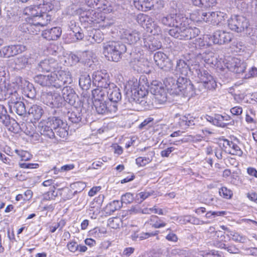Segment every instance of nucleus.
I'll list each match as a JSON object with an SVG mask.
<instances>
[{"label": "nucleus", "instance_id": "f257e3e1", "mask_svg": "<svg viewBox=\"0 0 257 257\" xmlns=\"http://www.w3.org/2000/svg\"><path fill=\"white\" fill-rule=\"evenodd\" d=\"M190 20L182 14L171 13L161 19L162 24L173 28L169 31V35L181 40H189L195 38L200 33L196 27L189 26Z\"/></svg>", "mask_w": 257, "mask_h": 257}, {"label": "nucleus", "instance_id": "f03ea898", "mask_svg": "<svg viewBox=\"0 0 257 257\" xmlns=\"http://www.w3.org/2000/svg\"><path fill=\"white\" fill-rule=\"evenodd\" d=\"M103 53L108 60L118 62L121 55L125 53L126 48L125 45L119 42L109 41L103 44Z\"/></svg>", "mask_w": 257, "mask_h": 257}, {"label": "nucleus", "instance_id": "7ed1b4c3", "mask_svg": "<svg viewBox=\"0 0 257 257\" xmlns=\"http://www.w3.org/2000/svg\"><path fill=\"white\" fill-rule=\"evenodd\" d=\"M192 73L196 75L199 81L203 83L204 86L208 89H215L217 86L213 77L207 70L200 68L199 65L196 64L192 68Z\"/></svg>", "mask_w": 257, "mask_h": 257}, {"label": "nucleus", "instance_id": "20e7f679", "mask_svg": "<svg viewBox=\"0 0 257 257\" xmlns=\"http://www.w3.org/2000/svg\"><path fill=\"white\" fill-rule=\"evenodd\" d=\"M175 94L185 96H192L195 94L193 85L186 76H180L176 81Z\"/></svg>", "mask_w": 257, "mask_h": 257}, {"label": "nucleus", "instance_id": "39448f33", "mask_svg": "<svg viewBox=\"0 0 257 257\" xmlns=\"http://www.w3.org/2000/svg\"><path fill=\"white\" fill-rule=\"evenodd\" d=\"M42 98L43 102L51 108H59L63 105V98L56 91L43 92Z\"/></svg>", "mask_w": 257, "mask_h": 257}, {"label": "nucleus", "instance_id": "423d86ee", "mask_svg": "<svg viewBox=\"0 0 257 257\" xmlns=\"http://www.w3.org/2000/svg\"><path fill=\"white\" fill-rule=\"evenodd\" d=\"M55 79V88H61L66 84H70L73 79L70 72L67 70L58 69L53 72Z\"/></svg>", "mask_w": 257, "mask_h": 257}, {"label": "nucleus", "instance_id": "0eeeda50", "mask_svg": "<svg viewBox=\"0 0 257 257\" xmlns=\"http://www.w3.org/2000/svg\"><path fill=\"white\" fill-rule=\"evenodd\" d=\"M229 28L232 31L237 33H241L248 26L247 20L243 16L235 15L232 16L228 21Z\"/></svg>", "mask_w": 257, "mask_h": 257}, {"label": "nucleus", "instance_id": "6e6552de", "mask_svg": "<svg viewBox=\"0 0 257 257\" xmlns=\"http://www.w3.org/2000/svg\"><path fill=\"white\" fill-rule=\"evenodd\" d=\"M150 91L154 95V102L156 104H164L167 102V93L162 84L154 82L151 84Z\"/></svg>", "mask_w": 257, "mask_h": 257}, {"label": "nucleus", "instance_id": "1a4fd4ad", "mask_svg": "<svg viewBox=\"0 0 257 257\" xmlns=\"http://www.w3.org/2000/svg\"><path fill=\"white\" fill-rule=\"evenodd\" d=\"M48 120L57 135L62 138L67 136L68 133L66 121L56 117L49 118Z\"/></svg>", "mask_w": 257, "mask_h": 257}, {"label": "nucleus", "instance_id": "9d476101", "mask_svg": "<svg viewBox=\"0 0 257 257\" xmlns=\"http://www.w3.org/2000/svg\"><path fill=\"white\" fill-rule=\"evenodd\" d=\"M205 118L207 121L212 123L214 125L221 127H224L227 125H234L235 124L234 120L231 119L230 116L227 114L222 115L216 114L214 116L206 115Z\"/></svg>", "mask_w": 257, "mask_h": 257}, {"label": "nucleus", "instance_id": "9b49d317", "mask_svg": "<svg viewBox=\"0 0 257 257\" xmlns=\"http://www.w3.org/2000/svg\"><path fill=\"white\" fill-rule=\"evenodd\" d=\"M225 66L230 71L240 74L244 72L246 67V64L238 58L229 57L226 60Z\"/></svg>", "mask_w": 257, "mask_h": 257}, {"label": "nucleus", "instance_id": "f8f14e48", "mask_svg": "<svg viewBox=\"0 0 257 257\" xmlns=\"http://www.w3.org/2000/svg\"><path fill=\"white\" fill-rule=\"evenodd\" d=\"M154 59L156 64L161 69L165 71L173 70V63L164 53L159 51L154 56Z\"/></svg>", "mask_w": 257, "mask_h": 257}, {"label": "nucleus", "instance_id": "ddd939ff", "mask_svg": "<svg viewBox=\"0 0 257 257\" xmlns=\"http://www.w3.org/2000/svg\"><path fill=\"white\" fill-rule=\"evenodd\" d=\"M96 112L100 114H106L115 112L117 110V105L110 104L109 102L96 101L93 102Z\"/></svg>", "mask_w": 257, "mask_h": 257}, {"label": "nucleus", "instance_id": "4468645a", "mask_svg": "<svg viewBox=\"0 0 257 257\" xmlns=\"http://www.w3.org/2000/svg\"><path fill=\"white\" fill-rule=\"evenodd\" d=\"M59 68L57 61L52 58L42 60L37 67L38 70L42 72H55Z\"/></svg>", "mask_w": 257, "mask_h": 257}, {"label": "nucleus", "instance_id": "2eb2a0df", "mask_svg": "<svg viewBox=\"0 0 257 257\" xmlns=\"http://www.w3.org/2000/svg\"><path fill=\"white\" fill-rule=\"evenodd\" d=\"M26 47L23 45H14L3 47L0 49V57L9 58L24 52Z\"/></svg>", "mask_w": 257, "mask_h": 257}, {"label": "nucleus", "instance_id": "dca6fc26", "mask_svg": "<svg viewBox=\"0 0 257 257\" xmlns=\"http://www.w3.org/2000/svg\"><path fill=\"white\" fill-rule=\"evenodd\" d=\"M226 14L220 11L204 12V22L213 25H218L224 20Z\"/></svg>", "mask_w": 257, "mask_h": 257}, {"label": "nucleus", "instance_id": "f3484780", "mask_svg": "<svg viewBox=\"0 0 257 257\" xmlns=\"http://www.w3.org/2000/svg\"><path fill=\"white\" fill-rule=\"evenodd\" d=\"M120 33L121 38L130 44H135L141 39V33L137 30L122 29Z\"/></svg>", "mask_w": 257, "mask_h": 257}, {"label": "nucleus", "instance_id": "a211bd4d", "mask_svg": "<svg viewBox=\"0 0 257 257\" xmlns=\"http://www.w3.org/2000/svg\"><path fill=\"white\" fill-rule=\"evenodd\" d=\"M158 36L155 37L153 36H149L143 38V41H141V45L142 47L150 50L151 51H154L162 47V43L159 40Z\"/></svg>", "mask_w": 257, "mask_h": 257}, {"label": "nucleus", "instance_id": "6ab92c4d", "mask_svg": "<svg viewBox=\"0 0 257 257\" xmlns=\"http://www.w3.org/2000/svg\"><path fill=\"white\" fill-rule=\"evenodd\" d=\"M213 44L219 45L224 44L230 42L232 38V35L229 32L224 31H217L212 36H210Z\"/></svg>", "mask_w": 257, "mask_h": 257}, {"label": "nucleus", "instance_id": "aec40b11", "mask_svg": "<svg viewBox=\"0 0 257 257\" xmlns=\"http://www.w3.org/2000/svg\"><path fill=\"white\" fill-rule=\"evenodd\" d=\"M174 119L180 127L184 129L195 124V117L190 114L181 115L177 113L174 116Z\"/></svg>", "mask_w": 257, "mask_h": 257}, {"label": "nucleus", "instance_id": "412c9836", "mask_svg": "<svg viewBox=\"0 0 257 257\" xmlns=\"http://www.w3.org/2000/svg\"><path fill=\"white\" fill-rule=\"evenodd\" d=\"M107 97L109 100L110 103L116 104L120 101L121 99V93L120 90L114 84H110L107 86Z\"/></svg>", "mask_w": 257, "mask_h": 257}, {"label": "nucleus", "instance_id": "4be33fe9", "mask_svg": "<svg viewBox=\"0 0 257 257\" xmlns=\"http://www.w3.org/2000/svg\"><path fill=\"white\" fill-rule=\"evenodd\" d=\"M108 75L105 71H97L92 75L94 83L100 87H106L110 84L108 82Z\"/></svg>", "mask_w": 257, "mask_h": 257}, {"label": "nucleus", "instance_id": "5701e85b", "mask_svg": "<svg viewBox=\"0 0 257 257\" xmlns=\"http://www.w3.org/2000/svg\"><path fill=\"white\" fill-rule=\"evenodd\" d=\"M63 99L70 104L74 105L76 100L78 99V95L74 90L70 86L64 87L62 89Z\"/></svg>", "mask_w": 257, "mask_h": 257}, {"label": "nucleus", "instance_id": "b1692460", "mask_svg": "<svg viewBox=\"0 0 257 257\" xmlns=\"http://www.w3.org/2000/svg\"><path fill=\"white\" fill-rule=\"evenodd\" d=\"M34 79L36 83L42 86L55 87L54 83L55 82L53 72H51L50 75H38Z\"/></svg>", "mask_w": 257, "mask_h": 257}, {"label": "nucleus", "instance_id": "393cba45", "mask_svg": "<svg viewBox=\"0 0 257 257\" xmlns=\"http://www.w3.org/2000/svg\"><path fill=\"white\" fill-rule=\"evenodd\" d=\"M6 93L9 95L10 104H13L16 102H20L21 97L18 92L19 86L14 83L12 84H8Z\"/></svg>", "mask_w": 257, "mask_h": 257}, {"label": "nucleus", "instance_id": "a878e982", "mask_svg": "<svg viewBox=\"0 0 257 257\" xmlns=\"http://www.w3.org/2000/svg\"><path fill=\"white\" fill-rule=\"evenodd\" d=\"M193 67V65L189 66L185 61L179 60L177 61L176 68L172 73L174 75L181 74L182 76H186L189 71L192 73Z\"/></svg>", "mask_w": 257, "mask_h": 257}, {"label": "nucleus", "instance_id": "bb28decb", "mask_svg": "<svg viewBox=\"0 0 257 257\" xmlns=\"http://www.w3.org/2000/svg\"><path fill=\"white\" fill-rule=\"evenodd\" d=\"M202 59L204 62L211 67H219L221 66V60L218 56L212 52L203 53Z\"/></svg>", "mask_w": 257, "mask_h": 257}, {"label": "nucleus", "instance_id": "cd10ccee", "mask_svg": "<svg viewBox=\"0 0 257 257\" xmlns=\"http://www.w3.org/2000/svg\"><path fill=\"white\" fill-rule=\"evenodd\" d=\"M43 9L41 6L38 5L30 6L26 8L24 10V14L28 16L27 18L33 21L36 19V17L38 16L40 13L42 12Z\"/></svg>", "mask_w": 257, "mask_h": 257}, {"label": "nucleus", "instance_id": "c85d7f7f", "mask_svg": "<svg viewBox=\"0 0 257 257\" xmlns=\"http://www.w3.org/2000/svg\"><path fill=\"white\" fill-rule=\"evenodd\" d=\"M62 30L60 27H54L43 31L42 36L48 40H55L61 35Z\"/></svg>", "mask_w": 257, "mask_h": 257}, {"label": "nucleus", "instance_id": "c756f323", "mask_svg": "<svg viewBox=\"0 0 257 257\" xmlns=\"http://www.w3.org/2000/svg\"><path fill=\"white\" fill-rule=\"evenodd\" d=\"M39 127L41 134L50 139L55 138V133L53 131V127L51 124H49L48 120L46 121L41 122L39 123Z\"/></svg>", "mask_w": 257, "mask_h": 257}, {"label": "nucleus", "instance_id": "7c9ffc66", "mask_svg": "<svg viewBox=\"0 0 257 257\" xmlns=\"http://www.w3.org/2000/svg\"><path fill=\"white\" fill-rule=\"evenodd\" d=\"M135 7L139 11L147 12L154 6L153 0H133Z\"/></svg>", "mask_w": 257, "mask_h": 257}, {"label": "nucleus", "instance_id": "2f4dec72", "mask_svg": "<svg viewBox=\"0 0 257 257\" xmlns=\"http://www.w3.org/2000/svg\"><path fill=\"white\" fill-rule=\"evenodd\" d=\"M107 92V87H98L97 88L92 91V95L93 98V102L96 101H104L106 98V94Z\"/></svg>", "mask_w": 257, "mask_h": 257}, {"label": "nucleus", "instance_id": "473e14b6", "mask_svg": "<svg viewBox=\"0 0 257 257\" xmlns=\"http://www.w3.org/2000/svg\"><path fill=\"white\" fill-rule=\"evenodd\" d=\"M66 246L69 251L72 253H82L87 250V247L85 245L79 244L74 240L68 242Z\"/></svg>", "mask_w": 257, "mask_h": 257}, {"label": "nucleus", "instance_id": "72a5a7b5", "mask_svg": "<svg viewBox=\"0 0 257 257\" xmlns=\"http://www.w3.org/2000/svg\"><path fill=\"white\" fill-rule=\"evenodd\" d=\"M47 12L43 10L39 16L36 17V19L34 20L36 22V25H38L41 27H44L50 22L51 20V16Z\"/></svg>", "mask_w": 257, "mask_h": 257}, {"label": "nucleus", "instance_id": "f704fd0d", "mask_svg": "<svg viewBox=\"0 0 257 257\" xmlns=\"http://www.w3.org/2000/svg\"><path fill=\"white\" fill-rule=\"evenodd\" d=\"M134 68L140 72H147L150 65L149 62L145 58H141L134 61Z\"/></svg>", "mask_w": 257, "mask_h": 257}, {"label": "nucleus", "instance_id": "c9c22d12", "mask_svg": "<svg viewBox=\"0 0 257 257\" xmlns=\"http://www.w3.org/2000/svg\"><path fill=\"white\" fill-rule=\"evenodd\" d=\"M104 199V196L102 194L99 195L98 197H95L90 204V211H92L93 213L95 212H98L103 202Z\"/></svg>", "mask_w": 257, "mask_h": 257}, {"label": "nucleus", "instance_id": "e433bc0d", "mask_svg": "<svg viewBox=\"0 0 257 257\" xmlns=\"http://www.w3.org/2000/svg\"><path fill=\"white\" fill-rule=\"evenodd\" d=\"M30 57L29 55H23L15 59V69L20 70L29 64Z\"/></svg>", "mask_w": 257, "mask_h": 257}, {"label": "nucleus", "instance_id": "4c0bfd02", "mask_svg": "<svg viewBox=\"0 0 257 257\" xmlns=\"http://www.w3.org/2000/svg\"><path fill=\"white\" fill-rule=\"evenodd\" d=\"M77 13L80 15V19L81 21L89 23V22H93L94 20L93 16L95 13L93 10L83 11L82 9H80L77 10Z\"/></svg>", "mask_w": 257, "mask_h": 257}, {"label": "nucleus", "instance_id": "58836bf2", "mask_svg": "<svg viewBox=\"0 0 257 257\" xmlns=\"http://www.w3.org/2000/svg\"><path fill=\"white\" fill-rule=\"evenodd\" d=\"M222 240H216L214 242V245L220 248H223L230 253H239V249L236 247L235 245L231 244L229 245H226Z\"/></svg>", "mask_w": 257, "mask_h": 257}, {"label": "nucleus", "instance_id": "ea45409f", "mask_svg": "<svg viewBox=\"0 0 257 257\" xmlns=\"http://www.w3.org/2000/svg\"><path fill=\"white\" fill-rule=\"evenodd\" d=\"M43 113L42 107L37 104L33 105L28 110L29 114L32 115L36 120L40 119Z\"/></svg>", "mask_w": 257, "mask_h": 257}, {"label": "nucleus", "instance_id": "a19ab883", "mask_svg": "<svg viewBox=\"0 0 257 257\" xmlns=\"http://www.w3.org/2000/svg\"><path fill=\"white\" fill-rule=\"evenodd\" d=\"M226 145L228 146L229 148V150H228L229 154L239 157H241L242 155L243 152L240 147L237 144L228 140H226Z\"/></svg>", "mask_w": 257, "mask_h": 257}, {"label": "nucleus", "instance_id": "79ce46f5", "mask_svg": "<svg viewBox=\"0 0 257 257\" xmlns=\"http://www.w3.org/2000/svg\"><path fill=\"white\" fill-rule=\"evenodd\" d=\"M226 235L233 241L237 242L244 243L247 238V237L235 231H229Z\"/></svg>", "mask_w": 257, "mask_h": 257}, {"label": "nucleus", "instance_id": "37998d69", "mask_svg": "<svg viewBox=\"0 0 257 257\" xmlns=\"http://www.w3.org/2000/svg\"><path fill=\"white\" fill-rule=\"evenodd\" d=\"M0 120L6 126H9L12 121L6 108L3 105H0Z\"/></svg>", "mask_w": 257, "mask_h": 257}, {"label": "nucleus", "instance_id": "c03bdc74", "mask_svg": "<svg viewBox=\"0 0 257 257\" xmlns=\"http://www.w3.org/2000/svg\"><path fill=\"white\" fill-rule=\"evenodd\" d=\"M148 223H150L152 227L155 228H159L166 226V223L161 220L157 216L152 215L148 221Z\"/></svg>", "mask_w": 257, "mask_h": 257}, {"label": "nucleus", "instance_id": "a18cd8bd", "mask_svg": "<svg viewBox=\"0 0 257 257\" xmlns=\"http://www.w3.org/2000/svg\"><path fill=\"white\" fill-rule=\"evenodd\" d=\"M176 81L177 80L170 76L166 77L164 80V84L166 88L170 90L173 94H175V90L176 89Z\"/></svg>", "mask_w": 257, "mask_h": 257}, {"label": "nucleus", "instance_id": "49530a36", "mask_svg": "<svg viewBox=\"0 0 257 257\" xmlns=\"http://www.w3.org/2000/svg\"><path fill=\"white\" fill-rule=\"evenodd\" d=\"M10 106L11 109L13 108L14 110L19 115H23L26 112L25 105L22 101L10 104Z\"/></svg>", "mask_w": 257, "mask_h": 257}, {"label": "nucleus", "instance_id": "de8ad7c7", "mask_svg": "<svg viewBox=\"0 0 257 257\" xmlns=\"http://www.w3.org/2000/svg\"><path fill=\"white\" fill-rule=\"evenodd\" d=\"M79 84L83 90H87L91 85V79L88 75L84 74L80 76Z\"/></svg>", "mask_w": 257, "mask_h": 257}, {"label": "nucleus", "instance_id": "09e8293b", "mask_svg": "<svg viewBox=\"0 0 257 257\" xmlns=\"http://www.w3.org/2000/svg\"><path fill=\"white\" fill-rule=\"evenodd\" d=\"M59 194L62 197L64 201L70 199L77 193V191H75L73 192L71 190L68 188L59 189Z\"/></svg>", "mask_w": 257, "mask_h": 257}, {"label": "nucleus", "instance_id": "8fccbe9b", "mask_svg": "<svg viewBox=\"0 0 257 257\" xmlns=\"http://www.w3.org/2000/svg\"><path fill=\"white\" fill-rule=\"evenodd\" d=\"M54 0H36L37 1L38 5L41 6L43 10L49 12L54 8V5L52 4Z\"/></svg>", "mask_w": 257, "mask_h": 257}, {"label": "nucleus", "instance_id": "3c124183", "mask_svg": "<svg viewBox=\"0 0 257 257\" xmlns=\"http://www.w3.org/2000/svg\"><path fill=\"white\" fill-rule=\"evenodd\" d=\"M204 12L196 11L190 15V20L198 23L204 22Z\"/></svg>", "mask_w": 257, "mask_h": 257}, {"label": "nucleus", "instance_id": "603ef678", "mask_svg": "<svg viewBox=\"0 0 257 257\" xmlns=\"http://www.w3.org/2000/svg\"><path fill=\"white\" fill-rule=\"evenodd\" d=\"M121 204L119 201L114 200L107 205L106 209L109 213H113L121 208Z\"/></svg>", "mask_w": 257, "mask_h": 257}, {"label": "nucleus", "instance_id": "864d4df0", "mask_svg": "<svg viewBox=\"0 0 257 257\" xmlns=\"http://www.w3.org/2000/svg\"><path fill=\"white\" fill-rule=\"evenodd\" d=\"M68 117L70 121L75 123L79 122L82 119L81 114L78 111L68 112Z\"/></svg>", "mask_w": 257, "mask_h": 257}, {"label": "nucleus", "instance_id": "5fc2aeb1", "mask_svg": "<svg viewBox=\"0 0 257 257\" xmlns=\"http://www.w3.org/2000/svg\"><path fill=\"white\" fill-rule=\"evenodd\" d=\"M210 37L208 35H206L203 37V39L199 38L196 39L195 40V45H198L200 47H203L205 46H209L211 45V43L210 42H207V39H210Z\"/></svg>", "mask_w": 257, "mask_h": 257}, {"label": "nucleus", "instance_id": "6e6d98bb", "mask_svg": "<svg viewBox=\"0 0 257 257\" xmlns=\"http://www.w3.org/2000/svg\"><path fill=\"white\" fill-rule=\"evenodd\" d=\"M154 194V191L148 192L144 191L141 192L136 195V200L139 203L142 202L144 200L147 199L149 196L152 195Z\"/></svg>", "mask_w": 257, "mask_h": 257}, {"label": "nucleus", "instance_id": "4d7b16f0", "mask_svg": "<svg viewBox=\"0 0 257 257\" xmlns=\"http://www.w3.org/2000/svg\"><path fill=\"white\" fill-rule=\"evenodd\" d=\"M208 232L213 233L214 234V241L216 240H223L225 238V236L222 232L220 231H215V228L213 227H210L208 229Z\"/></svg>", "mask_w": 257, "mask_h": 257}, {"label": "nucleus", "instance_id": "13d9d810", "mask_svg": "<svg viewBox=\"0 0 257 257\" xmlns=\"http://www.w3.org/2000/svg\"><path fill=\"white\" fill-rule=\"evenodd\" d=\"M91 56L90 53L88 52H84L82 53L81 55V58H80V61L85 64H87V65L90 66L91 65Z\"/></svg>", "mask_w": 257, "mask_h": 257}, {"label": "nucleus", "instance_id": "bf43d9fd", "mask_svg": "<svg viewBox=\"0 0 257 257\" xmlns=\"http://www.w3.org/2000/svg\"><path fill=\"white\" fill-rule=\"evenodd\" d=\"M152 160L149 157H139L136 159V164L139 166H145L150 163Z\"/></svg>", "mask_w": 257, "mask_h": 257}, {"label": "nucleus", "instance_id": "052dcab7", "mask_svg": "<svg viewBox=\"0 0 257 257\" xmlns=\"http://www.w3.org/2000/svg\"><path fill=\"white\" fill-rule=\"evenodd\" d=\"M15 152L21 157L22 161H28L32 157L31 155L27 151L16 150Z\"/></svg>", "mask_w": 257, "mask_h": 257}, {"label": "nucleus", "instance_id": "680f3d73", "mask_svg": "<svg viewBox=\"0 0 257 257\" xmlns=\"http://www.w3.org/2000/svg\"><path fill=\"white\" fill-rule=\"evenodd\" d=\"M39 27L38 25H36L35 21H33L32 23L30 22V26L29 27L28 33L32 35L37 34L40 31Z\"/></svg>", "mask_w": 257, "mask_h": 257}, {"label": "nucleus", "instance_id": "e2e57ef3", "mask_svg": "<svg viewBox=\"0 0 257 257\" xmlns=\"http://www.w3.org/2000/svg\"><path fill=\"white\" fill-rule=\"evenodd\" d=\"M219 193L221 196H222L226 199L231 198L232 195V191L225 187H222L219 190Z\"/></svg>", "mask_w": 257, "mask_h": 257}, {"label": "nucleus", "instance_id": "0e129e2a", "mask_svg": "<svg viewBox=\"0 0 257 257\" xmlns=\"http://www.w3.org/2000/svg\"><path fill=\"white\" fill-rule=\"evenodd\" d=\"M158 231H156L155 232H142L140 233V234L138 235L137 236H136L135 235L134 237L139 238L140 240H142L146 238H149L151 236H153L156 235H157L158 233Z\"/></svg>", "mask_w": 257, "mask_h": 257}, {"label": "nucleus", "instance_id": "69168bd1", "mask_svg": "<svg viewBox=\"0 0 257 257\" xmlns=\"http://www.w3.org/2000/svg\"><path fill=\"white\" fill-rule=\"evenodd\" d=\"M166 231H169V233L166 236V239L169 241L176 242L178 239L177 235L173 232L170 228H168Z\"/></svg>", "mask_w": 257, "mask_h": 257}, {"label": "nucleus", "instance_id": "338daca9", "mask_svg": "<svg viewBox=\"0 0 257 257\" xmlns=\"http://www.w3.org/2000/svg\"><path fill=\"white\" fill-rule=\"evenodd\" d=\"M134 200L133 194L131 193H126L121 196V204L124 203L125 204L131 203Z\"/></svg>", "mask_w": 257, "mask_h": 257}, {"label": "nucleus", "instance_id": "774afa93", "mask_svg": "<svg viewBox=\"0 0 257 257\" xmlns=\"http://www.w3.org/2000/svg\"><path fill=\"white\" fill-rule=\"evenodd\" d=\"M257 76V68L255 67H252L250 69L247 73L244 75V78L248 79Z\"/></svg>", "mask_w": 257, "mask_h": 257}]
</instances>
